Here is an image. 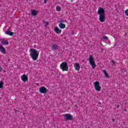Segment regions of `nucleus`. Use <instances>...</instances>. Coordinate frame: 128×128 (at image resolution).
Segmentation results:
<instances>
[{"label":"nucleus","mask_w":128,"mask_h":128,"mask_svg":"<svg viewBox=\"0 0 128 128\" xmlns=\"http://www.w3.org/2000/svg\"><path fill=\"white\" fill-rule=\"evenodd\" d=\"M30 56L34 60H38V56L40 54L38 53V51L34 48H31L30 50Z\"/></svg>","instance_id":"f257e3e1"},{"label":"nucleus","mask_w":128,"mask_h":128,"mask_svg":"<svg viewBox=\"0 0 128 128\" xmlns=\"http://www.w3.org/2000/svg\"><path fill=\"white\" fill-rule=\"evenodd\" d=\"M104 10L102 8H99L98 14L99 16V20L100 22H106V15L104 14Z\"/></svg>","instance_id":"f03ea898"},{"label":"nucleus","mask_w":128,"mask_h":128,"mask_svg":"<svg viewBox=\"0 0 128 128\" xmlns=\"http://www.w3.org/2000/svg\"><path fill=\"white\" fill-rule=\"evenodd\" d=\"M60 68L62 72H68V62H64L60 64Z\"/></svg>","instance_id":"7ed1b4c3"},{"label":"nucleus","mask_w":128,"mask_h":128,"mask_svg":"<svg viewBox=\"0 0 128 128\" xmlns=\"http://www.w3.org/2000/svg\"><path fill=\"white\" fill-rule=\"evenodd\" d=\"M88 60L90 66H92V68L93 69L96 66V64L94 59V58L92 56L90 55Z\"/></svg>","instance_id":"20e7f679"},{"label":"nucleus","mask_w":128,"mask_h":128,"mask_svg":"<svg viewBox=\"0 0 128 128\" xmlns=\"http://www.w3.org/2000/svg\"><path fill=\"white\" fill-rule=\"evenodd\" d=\"M94 86L96 92H100L102 90V87L100 86V82L96 81L94 83Z\"/></svg>","instance_id":"39448f33"},{"label":"nucleus","mask_w":128,"mask_h":128,"mask_svg":"<svg viewBox=\"0 0 128 128\" xmlns=\"http://www.w3.org/2000/svg\"><path fill=\"white\" fill-rule=\"evenodd\" d=\"M39 92L40 94H46V92H48V88H46L45 86H43L40 88Z\"/></svg>","instance_id":"423d86ee"},{"label":"nucleus","mask_w":128,"mask_h":128,"mask_svg":"<svg viewBox=\"0 0 128 128\" xmlns=\"http://www.w3.org/2000/svg\"><path fill=\"white\" fill-rule=\"evenodd\" d=\"M64 118L65 120H74V118L72 116L70 115V114H66L64 115Z\"/></svg>","instance_id":"0eeeda50"},{"label":"nucleus","mask_w":128,"mask_h":128,"mask_svg":"<svg viewBox=\"0 0 128 128\" xmlns=\"http://www.w3.org/2000/svg\"><path fill=\"white\" fill-rule=\"evenodd\" d=\"M74 68L75 70H77V72L80 71V64L78 63H74Z\"/></svg>","instance_id":"6e6552de"},{"label":"nucleus","mask_w":128,"mask_h":128,"mask_svg":"<svg viewBox=\"0 0 128 128\" xmlns=\"http://www.w3.org/2000/svg\"><path fill=\"white\" fill-rule=\"evenodd\" d=\"M0 52H2V54H6V48H4V47L2 46V45L0 44Z\"/></svg>","instance_id":"1a4fd4ad"},{"label":"nucleus","mask_w":128,"mask_h":128,"mask_svg":"<svg viewBox=\"0 0 128 128\" xmlns=\"http://www.w3.org/2000/svg\"><path fill=\"white\" fill-rule=\"evenodd\" d=\"M54 32H55L56 34H62V30L58 28V26L55 27L54 29Z\"/></svg>","instance_id":"9d476101"},{"label":"nucleus","mask_w":128,"mask_h":128,"mask_svg":"<svg viewBox=\"0 0 128 128\" xmlns=\"http://www.w3.org/2000/svg\"><path fill=\"white\" fill-rule=\"evenodd\" d=\"M21 79L22 82H26V80H28V76H26V75H23L22 76Z\"/></svg>","instance_id":"9b49d317"},{"label":"nucleus","mask_w":128,"mask_h":128,"mask_svg":"<svg viewBox=\"0 0 128 128\" xmlns=\"http://www.w3.org/2000/svg\"><path fill=\"white\" fill-rule=\"evenodd\" d=\"M52 48V50H58V46L56 44H53Z\"/></svg>","instance_id":"f8f14e48"},{"label":"nucleus","mask_w":128,"mask_h":128,"mask_svg":"<svg viewBox=\"0 0 128 128\" xmlns=\"http://www.w3.org/2000/svg\"><path fill=\"white\" fill-rule=\"evenodd\" d=\"M1 44H3V46H6L8 44V40H2Z\"/></svg>","instance_id":"ddd939ff"},{"label":"nucleus","mask_w":128,"mask_h":128,"mask_svg":"<svg viewBox=\"0 0 128 128\" xmlns=\"http://www.w3.org/2000/svg\"><path fill=\"white\" fill-rule=\"evenodd\" d=\"M59 28H61L62 30L64 29V28H66V24H64L62 23H60L58 25Z\"/></svg>","instance_id":"4468645a"},{"label":"nucleus","mask_w":128,"mask_h":128,"mask_svg":"<svg viewBox=\"0 0 128 128\" xmlns=\"http://www.w3.org/2000/svg\"><path fill=\"white\" fill-rule=\"evenodd\" d=\"M102 72L105 74V76L106 78H110V76L106 70H102Z\"/></svg>","instance_id":"2eb2a0df"},{"label":"nucleus","mask_w":128,"mask_h":128,"mask_svg":"<svg viewBox=\"0 0 128 128\" xmlns=\"http://www.w3.org/2000/svg\"><path fill=\"white\" fill-rule=\"evenodd\" d=\"M6 34H8V36H14V32H10V31L8 30L6 32Z\"/></svg>","instance_id":"dca6fc26"},{"label":"nucleus","mask_w":128,"mask_h":128,"mask_svg":"<svg viewBox=\"0 0 128 128\" xmlns=\"http://www.w3.org/2000/svg\"><path fill=\"white\" fill-rule=\"evenodd\" d=\"M32 16H37L38 15V12H36V10H33L32 12Z\"/></svg>","instance_id":"f3484780"},{"label":"nucleus","mask_w":128,"mask_h":128,"mask_svg":"<svg viewBox=\"0 0 128 128\" xmlns=\"http://www.w3.org/2000/svg\"><path fill=\"white\" fill-rule=\"evenodd\" d=\"M62 10V8L58 6H57L56 7V12H60V10Z\"/></svg>","instance_id":"a211bd4d"},{"label":"nucleus","mask_w":128,"mask_h":128,"mask_svg":"<svg viewBox=\"0 0 128 128\" xmlns=\"http://www.w3.org/2000/svg\"><path fill=\"white\" fill-rule=\"evenodd\" d=\"M4 88V82H0V88Z\"/></svg>","instance_id":"6ab92c4d"},{"label":"nucleus","mask_w":128,"mask_h":128,"mask_svg":"<svg viewBox=\"0 0 128 128\" xmlns=\"http://www.w3.org/2000/svg\"><path fill=\"white\" fill-rule=\"evenodd\" d=\"M111 62H112V66H114V64H116V62L114 61V60H112L111 61Z\"/></svg>","instance_id":"aec40b11"},{"label":"nucleus","mask_w":128,"mask_h":128,"mask_svg":"<svg viewBox=\"0 0 128 128\" xmlns=\"http://www.w3.org/2000/svg\"><path fill=\"white\" fill-rule=\"evenodd\" d=\"M125 14L126 16H128V9H127L125 11Z\"/></svg>","instance_id":"412c9836"},{"label":"nucleus","mask_w":128,"mask_h":128,"mask_svg":"<svg viewBox=\"0 0 128 128\" xmlns=\"http://www.w3.org/2000/svg\"><path fill=\"white\" fill-rule=\"evenodd\" d=\"M104 40H108V38L106 36H104Z\"/></svg>","instance_id":"4be33fe9"},{"label":"nucleus","mask_w":128,"mask_h":128,"mask_svg":"<svg viewBox=\"0 0 128 128\" xmlns=\"http://www.w3.org/2000/svg\"><path fill=\"white\" fill-rule=\"evenodd\" d=\"M46 24V26L48 25V22H45Z\"/></svg>","instance_id":"5701e85b"},{"label":"nucleus","mask_w":128,"mask_h":128,"mask_svg":"<svg viewBox=\"0 0 128 128\" xmlns=\"http://www.w3.org/2000/svg\"><path fill=\"white\" fill-rule=\"evenodd\" d=\"M2 68L0 66V72H2Z\"/></svg>","instance_id":"b1692460"},{"label":"nucleus","mask_w":128,"mask_h":128,"mask_svg":"<svg viewBox=\"0 0 128 128\" xmlns=\"http://www.w3.org/2000/svg\"><path fill=\"white\" fill-rule=\"evenodd\" d=\"M44 4H46V0H44Z\"/></svg>","instance_id":"393cba45"},{"label":"nucleus","mask_w":128,"mask_h":128,"mask_svg":"<svg viewBox=\"0 0 128 128\" xmlns=\"http://www.w3.org/2000/svg\"><path fill=\"white\" fill-rule=\"evenodd\" d=\"M74 34V31H72V34Z\"/></svg>","instance_id":"a878e982"},{"label":"nucleus","mask_w":128,"mask_h":128,"mask_svg":"<svg viewBox=\"0 0 128 128\" xmlns=\"http://www.w3.org/2000/svg\"><path fill=\"white\" fill-rule=\"evenodd\" d=\"M117 108H120V106L118 105V106H117Z\"/></svg>","instance_id":"bb28decb"},{"label":"nucleus","mask_w":128,"mask_h":128,"mask_svg":"<svg viewBox=\"0 0 128 128\" xmlns=\"http://www.w3.org/2000/svg\"><path fill=\"white\" fill-rule=\"evenodd\" d=\"M112 122H114V119H112Z\"/></svg>","instance_id":"cd10ccee"},{"label":"nucleus","mask_w":128,"mask_h":128,"mask_svg":"<svg viewBox=\"0 0 128 128\" xmlns=\"http://www.w3.org/2000/svg\"><path fill=\"white\" fill-rule=\"evenodd\" d=\"M73 2L72 0H71V2Z\"/></svg>","instance_id":"c85d7f7f"},{"label":"nucleus","mask_w":128,"mask_h":128,"mask_svg":"<svg viewBox=\"0 0 128 128\" xmlns=\"http://www.w3.org/2000/svg\"><path fill=\"white\" fill-rule=\"evenodd\" d=\"M124 111H125V112H126V110H125Z\"/></svg>","instance_id":"c756f323"}]
</instances>
